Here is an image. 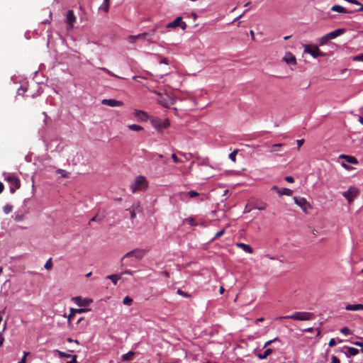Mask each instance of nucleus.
<instances>
[{
    "label": "nucleus",
    "mask_w": 363,
    "mask_h": 363,
    "mask_svg": "<svg viewBox=\"0 0 363 363\" xmlns=\"http://www.w3.org/2000/svg\"><path fill=\"white\" fill-rule=\"evenodd\" d=\"M148 182L145 177L138 176L135 178V182L130 185V189L133 193L138 191H144L147 188Z\"/></svg>",
    "instance_id": "2"
},
{
    "label": "nucleus",
    "mask_w": 363,
    "mask_h": 363,
    "mask_svg": "<svg viewBox=\"0 0 363 363\" xmlns=\"http://www.w3.org/2000/svg\"><path fill=\"white\" fill-rule=\"evenodd\" d=\"M45 268L48 270H50L52 268V259L50 258L45 263Z\"/></svg>",
    "instance_id": "33"
},
{
    "label": "nucleus",
    "mask_w": 363,
    "mask_h": 363,
    "mask_svg": "<svg viewBox=\"0 0 363 363\" xmlns=\"http://www.w3.org/2000/svg\"><path fill=\"white\" fill-rule=\"evenodd\" d=\"M272 190H274V191H276L278 193L279 191L280 190V189H279L277 186H273L272 187Z\"/></svg>",
    "instance_id": "64"
},
{
    "label": "nucleus",
    "mask_w": 363,
    "mask_h": 363,
    "mask_svg": "<svg viewBox=\"0 0 363 363\" xmlns=\"http://www.w3.org/2000/svg\"><path fill=\"white\" fill-rule=\"evenodd\" d=\"M121 278V274H111L107 276V279H111L114 285L117 284L118 280Z\"/></svg>",
    "instance_id": "21"
},
{
    "label": "nucleus",
    "mask_w": 363,
    "mask_h": 363,
    "mask_svg": "<svg viewBox=\"0 0 363 363\" xmlns=\"http://www.w3.org/2000/svg\"><path fill=\"white\" fill-rule=\"evenodd\" d=\"M186 23L182 20V22L179 23V27L184 30L186 28Z\"/></svg>",
    "instance_id": "49"
},
{
    "label": "nucleus",
    "mask_w": 363,
    "mask_h": 363,
    "mask_svg": "<svg viewBox=\"0 0 363 363\" xmlns=\"http://www.w3.org/2000/svg\"><path fill=\"white\" fill-rule=\"evenodd\" d=\"M328 345L330 347H333L335 345H336V341L335 340L334 338H331L329 341V343H328Z\"/></svg>",
    "instance_id": "50"
},
{
    "label": "nucleus",
    "mask_w": 363,
    "mask_h": 363,
    "mask_svg": "<svg viewBox=\"0 0 363 363\" xmlns=\"http://www.w3.org/2000/svg\"><path fill=\"white\" fill-rule=\"evenodd\" d=\"M134 352L130 351V352H128V353L125 354L123 355L122 358H123V361H130V360H132L133 359V357L134 356Z\"/></svg>",
    "instance_id": "24"
},
{
    "label": "nucleus",
    "mask_w": 363,
    "mask_h": 363,
    "mask_svg": "<svg viewBox=\"0 0 363 363\" xmlns=\"http://www.w3.org/2000/svg\"><path fill=\"white\" fill-rule=\"evenodd\" d=\"M340 158L344 159L345 162L352 164H358V161L356 157L350 155H340Z\"/></svg>",
    "instance_id": "13"
},
{
    "label": "nucleus",
    "mask_w": 363,
    "mask_h": 363,
    "mask_svg": "<svg viewBox=\"0 0 363 363\" xmlns=\"http://www.w3.org/2000/svg\"><path fill=\"white\" fill-rule=\"evenodd\" d=\"M77 18L74 13L73 10H68L66 16V23L67 24V30H72L74 27V23L76 21Z\"/></svg>",
    "instance_id": "9"
},
{
    "label": "nucleus",
    "mask_w": 363,
    "mask_h": 363,
    "mask_svg": "<svg viewBox=\"0 0 363 363\" xmlns=\"http://www.w3.org/2000/svg\"><path fill=\"white\" fill-rule=\"evenodd\" d=\"M292 192H293L292 190L287 189V188H284V189H280L278 194L280 196L286 195V196H291Z\"/></svg>",
    "instance_id": "22"
},
{
    "label": "nucleus",
    "mask_w": 363,
    "mask_h": 363,
    "mask_svg": "<svg viewBox=\"0 0 363 363\" xmlns=\"http://www.w3.org/2000/svg\"><path fill=\"white\" fill-rule=\"evenodd\" d=\"M58 354L60 357H72V361L69 363H75L77 362V356L76 355H72L70 354L66 353L65 352L59 351L57 350Z\"/></svg>",
    "instance_id": "18"
},
{
    "label": "nucleus",
    "mask_w": 363,
    "mask_h": 363,
    "mask_svg": "<svg viewBox=\"0 0 363 363\" xmlns=\"http://www.w3.org/2000/svg\"><path fill=\"white\" fill-rule=\"evenodd\" d=\"M304 52L310 54L313 57H324L325 53L321 52L317 45H305Z\"/></svg>",
    "instance_id": "5"
},
{
    "label": "nucleus",
    "mask_w": 363,
    "mask_h": 363,
    "mask_svg": "<svg viewBox=\"0 0 363 363\" xmlns=\"http://www.w3.org/2000/svg\"><path fill=\"white\" fill-rule=\"evenodd\" d=\"M145 253H146L145 250L139 249V248L134 249V250L127 252L126 254H125L123 256V257L121 258V264L122 265L127 264L125 263V259L129 257H133L135 259H141L145 256Z\"/></svg>",
    "instance_id": "3"
},
{
    "label": "nucleus",
    "mask_w": 363,
    "mask_h": 363,
    "mask_svg": "<svg viewBox=\"0 0 363 363\" xmlns=\"http://www.w3.org/2000/svg\"><path fill=\"white\" fill-rule=\"evenodd\" d=\"M93 221H101V219L100 218H97V215L94 216L89 221L90 222H93Z\"/></svg>",
    "instance_id": "56"
},
{
    "label": "nucleus",
    "mask_w": 363,
    "mask_h": 363,
    "mask_svg": "<svg viewBox=\"0 0 363 363\" xmlns=\"http://www.w3.org/2000/svg\"><path fill=\"white\" fill-rule=\"evenodd\" d=\"M186 194L191 198H194L199 196V194L195 191H189L186 193Z\"/></svg>",
    "instance_id": "34"
},
{
    "label": "nucleus",
    "mask_w": 363,
    "mask_h": 363,
    "mask_svg": "<svg viewBox=\"0 0 363 363\" xmlns=\"http://www.w3.org/2000/svg\"><path fill=\"white\" fill-rule=\"evenodd\" d=\"M313 328H308L304 329L303 331V332L311 333V332H313Z\"/></svg>",
    "instance_id": "62"
},
{
    "label": "nucleus",
    "mask_w": 363,
    "mask_h": 363,
    "mask_svg": "<svg viewBox=\"0 0 363 363\" xmlns=\"http://www.w3.org/2000/svg\"><path fill=\"white\" fill-rule=\"evenodd\" d=\"M128 211H130V218L131 219L135 218V213L134 210L128 209Z\"/></svg>",
    "instance_id": "54"
},
{
    "label": "nucleus",
    "mask_w": 363,
    "mask_h": 363,
    "mask_svg": "<svg viewBox=\"0 0 363 363\" xmlns=\"http://www.w3.org/2000/svg\"><path fill=\"white\" fill-rule=\"evenodd\" d=\"M348 353L352 356H355L359 353V350L354 347H347Z\"/></svg>",
    "instance_id": "28"
},
{
    "label": "nucleus",
    "mask_w": 363,
    "mask_h": 363,
    "mask_svg": "<svg viewBox=\"0 0 363 363\" xmlns=\"http://www.w3.org/2000/svg\"><path fill=\"white\" fill-rule=\"evenodd\" d=\"M184 222L191 226H196L197 225V223L194 218H186Z\"/></svg>",
    "instance_id": "30"
},
{
    "label": "nucleus",
    "mask_w": 363,
    "mask_h": 363,
    "mask_svg": "<svg viewBox=\"0 0 363 363\" xmlns=\"http://www.w3.org/2000/svg\"><path fill=\"white\" fill-rule=\"evenodd\" d=\"M345 30L344 28H339V29H336L332 32H330L328 33H327V36L328 37V38L330 40V39H334L341 35H342L343 33H345Z\"/></svg>",
    "instance_id": "12"
},
{
    "label": "nucleus",
    "mask_w": 363,
    "mask_h": 363,
    "mask_svg": "<svg viewBox=\"0 0 363 363\" xmlns=\"http://www.w3.org/2000/svg\"><path fill=\"white\" fill-rule=\"evenodd\" d=\"M224 233H225V230L224 229H222L221 230L218 231L216 234V235L214 237V239H216V238H218L221 237L224 234Z\"/></svg>",
    "instance_id": "42"
},
{
    "label": "nucleus",
    "mask_w": 363,
    "mask_h": 363,
    "mask_svg": "<svg viewBox=\"0 0 363 363\" xmlns=\"http://www.w3.org/2000/svg\"><path fill=\"white\" fill-rule=\"evenodd\" d=\"M235 245L238 247L241 248L242 250H243L245 252H246L247 253L253 252L252 248L249 245H247V244H245L242 242H238Z\"/></svg>",
    "instance_id": "17"
},
{
    "label": "nucleus",
    "mask_w": 363,
    "mask_h": 363,
    "mask_svg": "<svg viewBox=\"0 0 363 363\" xmlns=\"http://www.w3.org/2000/svg\"><path fill=\"white\" fill-rule=\"evenodd\" d=\"M149 35L147 33H143L138 35H136L137 39H146V37Z\"/></svg>",
    "instance_id": "37"
},
{
    "label": "nucleus",
    "mask_w": 363,
    "mask_h": 363,
    "mask_svg": "<svg viewBox=\"0 0 363 363\" xmlns=\"http://www.w3.org/2000/svg\"><path fill=\"white\" fill-rule=\"evenodd\" d=\"M331 10L333 11H336L338 13H351L350 11H347L343 6L340 5H334L331 7Z\"/></svg>",
    "instance_id": "20"
},
{
    "label": "nucleus",
    "mask_w": 363,
    "mask_h": 363,
    "mask_svg": "<svg viewBox=\"0 0 363 363\" xmlns=\"http://www.w3.org/2000/svg\"><path fill=\"white\" fill-rule=\"evenodd\" d=\"M123 304L125 305H128V306H130L131 305V303H133V299L129 297V296H125L123 300Z\"/></svg>",
    "instance_id": "32"
},
{
    "label": "nucleus",
    "mask_w": 363,
    "mask_h": 363,
    "mask_svg": "<svg viewBox=\"0 0 363 363\" xmlns=\"http://www.w3.org/2000/svg\"><path fill=\"white\" fill-rule=\"evenodd\" d=\"M120 274H121V277L123 274H132V272L130 270H125L124 272H122Z\"/></svg>",
    "instance_id": "57"
},
{
    "label": "nucleus",
    "mask_w": 363,
    "mask_h": 363,
    "mask_svg": "<svg viewBox=\"0 0 363 363\" xmlns=\"http://www.w3.org/2000/svg\"><path fill=\"white\" fill-rule=\"evenodd\" d=\"M134 116L136 118L137 121L140 122L147 121L149 118L145 111L137 109L134 111Z\"/></svg>",
    "instance_id": "10"
},
{
    "label": "nucleus",
    "mask_w": 363,
    "mask_h": 363,
    "mask_svg": "<svg viewBox=\"0 0 363 363\" xmlns=\"http://www.w3.org/2000/svg\"><path fill=\"white\" fill-rule=\"evenodd\" d=\"M27 91V89L25 87H21L18 89V94L19 95L23 94Z\"/></svg>",
    "instance_id": "46"
},
{
    "label": "nucleus",
    "mask_w": 363,
    "mask_h": 363,
    "mask_svg": "<svg viewBox=\"0 0 363 363\" xmlns=\"http://www.w3.org/2000/svg\"><path fill=\"white\" fill-rule=\"evenodd\" d=\"M285 180L289 183H292L294 182V179L291 176H287L285 177Z\"/></svg>",
    "instance_id": "52"
},
{
    "label": "nucleus",
    "mask_w": 363,
    "mask_h": 363,
    "mask_svg": "<svg viewBox=\"0 0 363 363\" xmlns=\"http://www.w3.org/2000/svg\"><path fill=\"white\" fill-rule=\"evenodd\" d=\"M238 152V150H235L233 152H232L229 155V159L231 160L233 162H235L236 161V155H237Z\"/></svg>",
    "instance_id": "31"
},
{
    "label": "nucleus",
    "mask_w": 363,
    "mask_h": 363,
    "mask_svg": "<svg viewBox=\"0 0 363 363\" xmlns=\"http://www.w3.org/2000/svg\"><path fill=\"white\" fill-rule=\"evenodd\" d=\"M257 208L259 209V210H264L266 208V205L265 204H262L260 206H257Z\"/></svg>",
    "instance_id": "63"
},
{
    "label": "nucleus",
    "mask_w": 363,
    "mask_h": 363,
    "mask_svg": "<svg viewBox=\"0 0 363 363\" xmlns=\"http://www.w3.org/2000/svg\"><path fill=\"white\" fill-rule=\"evenodd\" d=\"M74 312L78 313H84L85 311H88V309H86V308H79V309H74Z\"/></svg>",
    "instance_id": "51"
},
{
    "label": "nucleus",
    "mask_w": 363,
    "mask_h": 363,
    "mask_svg": "<svg viewBox=\"0 0 363 363\" xmlns=\"http://www.w3.org/2000/svg\"><path fill=\"white\" fill-rule=\"evenodd\" d=\"M28 352H25L23 358L18 363H26V356L28 355Z\"/></svg>",
    "instance_id": "53"
},
{
    "label": "nucleus",
    "mask_w": 363,
    "mask_h": 363,
    "mask_svg": "<svg viewBox=\"0 0 363 363\" xmlns=\"http://www.w3.org/2000/svg\"><path fill=\"white\" fill-rule=\"evenodd\" d=\"M284 60L288 64V65H296V59L294 55H292L291 52H288L286 56L284 58Z\"/></svg>",
    "instance_id": "15"
},
{
    "label": "nucleus",
    "mask_w": 363,
    "mask_h": 363,
    "mask_svg": "<svg viewBox=\"0 0 363 363\" xmlns=\"http://www.w3.org/2000/svg\"><path fill=\"white\" fill-rule=\"evenodd\" d=\"M128 128L133 131H140L143 129L142 126L136 124L128 125Z\"/></svg>",
    "instance_id": "26"
},
{
    "label": "nucleus",
    "mask_w": 363,
    "mask_h": 363,
    "mask_svg": "<svg viewBox=\"0 0 363 363\" xmlns=\"http://www.w3.org/2000/svg\"><path fill=\"white\" fill-rule=\"evenodd\" d=\"M13 209V206L10 204H7L4 207V211L5 213H10Z\"/></svg>",
    "instance_id": "35"
},
{
    "label": "nucleus",
    "mask_w": 363,
    "mask_h": 363,
    "mask_svg": "<svg viewBox=\"0 0 363 363\" xmlns=\"http://www.w3.org/2000/svg\"><path fill=\"white\" fill-rule=\"evenodd\" d=\"M75 313L76 312H74V309L71 310V313H69V315L68 316V321H71V320L74 318Z\"/></svg>",
    "instance_id": "48"
},
{
    "label": "nucleus",
    "mask_w": 363,
    "mask_h": 363,
    "mask_svg": "<svg viewBox=\"0 0 363 363\" xmlns=\"http://www.w3.org/2000/svg\"><path fill=\"white\" fill-rule=\"evenodd\" d=\"M150 123L158 131H162L164 129L167 128L170 125L169 121L167 118L161 120L158 118H152L150 120Z\"/></svg>",
    "instance_id": "4"
},
{
    "label": "nucleus",
    "mask_w": 363,
    "mask_h": 363,
    "mask_svg": "<svg viewBox=\"0 0 363 363\" xmlns=\"http://www.w3.org/2000/svg\"><path fill=\"white\" fill-rule=\"evenodd\" d=\"M357 195L358 190L353 186L349 187L346 191L342 193V196L347 200L349 203H351Z\"/></svg>",
    "instance_id": "7"
},
{
    "label": "nucleus",
    "mask_w": 363,
    "mask_h": 363,
    "mask_svg": "<svg viewBox=\"0 0 363 363\" xmlns=\"http://www.w3.org/2000/svg\"><path fill=\"white\" fill-rule=\"evenodd\" d=\"M294 200L296 204L301 208L304 212H307V209L311 207L310 203L306 201L305 198L294 196Z\"/></svg>",
    "instance_id": "8"
},
{
    "label": "nucleus",
    "mask_w": 363,
    "mask_h": 363,
    "mask_svg": "<svg viewBox=\"0 0 363 363\" xmlns=\"http://www.w3.org/2000/svg\"><path fill=\"white\" fill-rule=\"evenodd\" d=\"M182 22V17H177L172 22H170L167 24L166 28H174L176 27H179V23Z\"/></svg>",
    "instance_id": "16"
},
{
    "label": "nucleus",
    "mask_w": 363,
    "mask_h": 363,
    "mask_svg": "<svg viewBox=\"0 0 363 363\" xmlns=\"http://www.w3.org/2000/svg\"><path fill=\"white\" fill-rule=\"evenodd\" d=\"M250 36H251V39L252 40H255V33L252 30H250Z\"/></svg>",
    "instance_id": "61"
},
{
    "label": "nucleus",
    "mask_w": 363,
    "mask_h": 363,
    "mask_svg": "<svg viewBox=\"0 0 363 363\" xmlns=\"http://www.w3.org/2000/svg\"><path fill=\"white\" fill-rule=\"evenodd\" d=\"M284 145L282 143H277V144H274L272 146V148L271 150H269L270 152H279L280 151V149L281 147L283 146Z\"/></svg>",
    "instance_id": "25"
},
{
    "label": "nucleus",
    "mask_w": 363,
    "mask_h": 363,
    "mask_svg": "<svg viewBox=\"0 0 363 363\" xmlns=\"http://www.w3.org/2000/svg\"><path fill=\"white\" fill-rule=\"evenodd\" d=\"M160 63L167 65L168 64V60H167V58H163V59H162L160 60Z\"/></svg>",
    "instance_id": "60"
},
{
    "label": "nucleus",
    "mask_w": 363,
    "mask_h": 363,
    "mask_svg": "<svg viewBox=\"0 0 363 363\" xmlns=\"http://www.w3.org/2000/svg\"><path fill=\"white\" fill-rule=\"evenodd\" d=\"M56 172L60 174L62 177H68L67 173L64 169H58L56 170Z\"/></svg>",
    "instance_id": "36"
},
{
    "label": "nucleus",
    "mask_w": 363,
    "mask_h": 363,
    "mask_svg": "<svg viewBox=\"0 0 363 363\" xmlns=\"http://www.w3.org/2000/svg\"><path fill=\"white\" fill-rule=\"evenodd\" d=\"M354 61H362L363 62V53L356 55L353 57Z\"/></svg>",
    "instance_id": "38"
},
{
    "label": "nucleus",
    "mask_w": 363,
    "mask_h": 363,
    "mask_svg": "<svg viewBox=\"0 0 363 363\" xmlns=\"http://www.w3.org/2000/svg\"><path fill=\"white\" fill-rule=\"evenodd\" d=\"M172 158L174 163H179L180 160L178 158V157L175 154L172 155Z\"/></svg>",
    "instance_id": "43"
},
{
    "label": "nucleus",
    "mask_w": 363,
    "mask_h": 363,
    "mask_svg": "<svg viewBox=\"0 0 363 363\" xmlns=\"http://www.w3.org/2000/svg\"><path fill=\"white\" fill-rule=\"evenodd\" d=\"M275 341H279V339L278 337H275L274 340H269L264 344V347H267L268 345H271L272 342Z\"/></svg>",
    "instance_id": "44"
},
{
    "label": "nucleus",
    "mask_w": 363,
    "mask_h": 363,
    "mask_svg": "<svg viewBox=\"0 0 363 363\" xmlns=\"http://www.w3.org/2000/svg\"><path fill=\"white\" fill-rule=\"evenodd\" d=\"M4 341V338L2 336V334L0 333V346H1L3 345Z\"/></svg>",
    "instance_id": "59"
},
{
    "label": "nucleus",
    "mask_w": 363,
    "mask_h": 363,
    "mask_svg": "<svg viewBox=\"0 0 363 363\" xmlns=\"http://www.w3.org/2000/svg\"><path fill=\"white\" fill-rule=\"evenodd\" d=\"M74 301H75V303L79 306H88L91 302V300H89V299H84V298H82L81 297H75L74 298Z\"/></svg>",
    "instance_id": "14"
},
{
    "label": "nucleus",
    "mask_w": 363,
    "mask_h": 363,
    "mask_svg": "<svg viewBox=\"0 0 363 363\" xmlns=\"http://www.w3.org/2000/svg\"><path fill=\"white\" fill-rule=\"evenodd\" d=\"M101 104L103 105L111 106V107H116V106H123V103L121 101H118L116 99H103L101 101Z\"/></svg>",
    "instance_id": "11"
},
{
    "label": "nucleus",
    "mask_w": 363,
    "mask_h": 363,
    "mask_svg": "<svg viewBox=\"0 0 363 363\" xmlns=\"http://www.w3.org/2000/svg\"><path fill=\"white\" fill-rule=\"evenodd\" d=\"M331 360L332 363H340V360L335 355L332 356Z\"/></svg>",
    "instance_id": "45"
},
{
    "label": "nucleus",
    "mask_w": 363,
    "mask_h": 363,
    "mask_svg": "<svg viewBox=\"0 0 363 363\" xmlns=\"http://www.w3.org/2000/svg\"><path fill=\"white\" fill-rule=\"evenodd\" d=\"M345 309L347 311H359L363 310V305L362 304H347L345 306Z\"/></svg>",
    "instance_id": "19"
},
{
    "label": "nucleus",
    "mask_w": 363,
    "mask_h": 363,
    "mask_svg": "<svg viewBox=\"0 0 363 363\" xmlns=\"http://www.w3.org/2000/svg\"><path fill=\"white\" fill-rule=\"evenodd\" d=\"M128 41L130 43H134L137 40L136 35H129L127 38Z\"/></svg>",
    "instance_id": "40"
},
{
    "label": "nucleus",
    "mask_w": 363,
    "mask_h": 363,
    "mask_svg": "<svg viewBox=\"0 0 363 363\" xmlns=\"http://www.w3.org/2000/svg\"><path fill=\"white\" fill-rule=\"evenodd\" d=\"M354 345H357L359 347H361V350H362V352H363V342H354Z\"/></svg>",
    "instance_id": "55"
},
{
    "label": "nucleus",
    "mask_w": 363,
    "mask_h": 363,
    "mask_svg": "<svg viewBox=\"0 0 363 363\" xmlns=\"http://www.w3.org/2000/svg\"><path fill=\"white\" fill-rule=\"evenodd\" d=\"M341 333L345 335H347L350 333V329L347 327H344L340 330Z\"/></svg>",
    "instance_id": "39"
},
{
    "label": "nucleus",
    "mask_w": 363,
    "mask_h": 363,
    "mask_svg": "<svg viewBox=\"0 0 363 363\" xmlns=\"http://www.w3.org/2000/svg\"><path fill=\"white\" fill-rule=\"evenodd\" d=\"M329 40H330V39L328 38V37L327 36V35H323V37H321V38L318 40L319 45H320V46L324 45L325 44H326V43H327Z\"/></svg>",
    "instance_id": "29"
},
{
    "label": "nucleus",
    "mask_w": 363,
    "mask_h": 363,
    "mask_svg": "<svg viewBox=\"0 0 363 363\" xmlns=\"http://www.w3.org/2000/svg\"><path fill=\"white\" fill-rule=\"evenodd\" d=\"M177 294H179L180 296H184L186 298L190 296L189 294H188L187 293L183 291L182 290H181L179 289L177 290Z\"/></svg>",
    "instance_id": "41"
},
{
    "label": "nucleus",
    "mask_w": 363,
    "mask_h": 363,
    "mask_svg": "<svg viewBox=\"0 0 363 363\" xmlns=\"http://www.w3.org/2000/svg\"><path fill=\"white\" fill-rule=\"evenodd\" d=\"M279 319H292L295 320H310L315 318V315L309 312H295L292 315L280 316Z\"/></svg>",
    "instance_id": "1"
},
{
    "label": "nucleus",
    "mask_w": 363,
    "mask_h": 363,
    "mask_svg": "<svg viewBox=\"0 0 363 363\" xmlns=\"http://www.w3.org/2000/svg\"><path fill=\"white\" fill-rule=\"evenodd\" d=\"M157 95L160 97V99H157L159 103L164 107H169L170 104H169L168 101H167L160 94L157 93Z\"/></svg>",
    "instance_id": "27"
},
{
    "label": "nucleus",
    "mask_w": 363,
    "mask_h": 363,
    "mask_svg": "<svg viewBox=\"0 0 363 363\" xmlns=\"http://www.w3.org/2000/svg\"><path fill=\"white\" fill-rule=\"evenodd\" d=\"M273 350L272 349H267L263 354H260L258 355V357L260 359H266L269 354H271L272 353Z\"/></svg>",
    "instance_id": "23"
},
{
    "label": "nucleus",
    "mask_w": 363,
    "mask_h": 363,
    "mask_svg": "<svg viewBox=\"0 0 363 363\" xmlns=\"http://www.w3.org/2000/svg\"><path fill=\"white\" fill-rule=\"evenodd\" d=\"M5 179L11 185L10 187V191L11 194H13L16 189L20 188L21 182L18 178L14 176H8Z\"/></svg>",
    "instance_id": "6"
},
{
    "label": "nucleus",
    "mask_w": 363,
    "mask_h": 363,
    "mask_svg": "<svg viewBox=\"0 0 363 363\" xmlns=\"http://www.w3.org/2000/svg\"><path fill=\"white\" fill-rule=\"evenodd\" d=\"M106 73L110 75V76H113V77H118L117 75H116L115 74H113L111 71L110 70H106Z\"/></svg>",
    "instance_id": "58"
},
{
    "label": "nucleus",
    "mask_w": 363,
    "mask_h": 363,
    "mask_svg": "<svg viewBox=\"0 0 363 363\" xmlns=\"http://www.w3.org/2000/svg\"><path fill=\"white\" fill-rule=\"evenodd\" d=\"M296 143H297V145H298V150H299L301 146H302L304 143V140L303 139L298 140L296 141Z\"/></svg>",
    "instance_id": "47"
}]
</instances>
